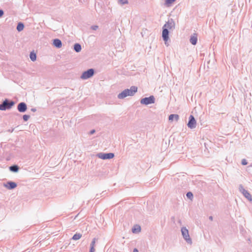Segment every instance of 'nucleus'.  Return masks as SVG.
Segmentation results:
<instances>
[{
	"instance_id": "obj_20",
	"label": "nucleus",
	"mask_w": 252,
	"mask_h": 252,
	"mask_svg": "<svg viewBox=\"0 0 252 252\" xmlns=\"http://www.w3.org/2000/svg\"><path fill=\"white\" fill-rule=\"evenodd\" d=\"M186 196L189 199L191 200H192L193 198V193L190 191L188 192L186 194Z\"/></svg>"
},
{
	"instance_id": "obj_17",
	"label": "nucleus",
	"mask_w": 252,
	"mask_h": 252,
	"mask_svg": "<svg viewBox=\"0 0 252 252\" xmlns=\"http://www.w3.org/2000/svg\"><path fill=\"white\" fill-rule=\"evenodd\" d=\"M136 226H137V227H134V228H132V232L133 233H137L141 231L140 226L139 225H137Z\"/></svg>"
},
{
	"instance_id": "obj_21",
	"label": "nucleus",
	"mask_w": 252,
	"mask_h": 252,
	"mask_svg": "<svg viewBox=\"0 0 252 252\" xmlns=\"http://www.w3.org/2000/svg\"><path fill=\"white\" fill-rule=\"evenodd\" d=\"M24 25L22 23H19L17 25V30L20 32L21 31H22L24 29Z\"/></svg>"
},
{
	"instance_id": "obj_34",
	"label": "nucleus",
	"mask_w": 252,
	"mask_h": 252,
	"mask_svg": "<svg viewBox=\"0 0 252 252\" xmlns=\"http://www.w3.org/2000/svg\"><path fill=\"white\" fill-rule=\"evenodd\" d=\"M2 109L3 108H2V107L1 106V104H0V110H2Z\"/></svg>"
},
{
	"instance_id": "obj_12",
	"label": "nucleus",
	"mask_w": 252,
	"mask_h": 252,
	"mask_svg": "<svg viewBox=\"0 0 252 252\" xmlns=\"http://www.w3.org/2000/svg\"><path fill=\"white\" fill-rule=\"evenodd\" d=\"M189 122L188 123V126H192L196 124V121L192 115H190L189 118Z\"/></svg>"
},
{
	"instance_id": "obj_31",
	"label": "nucleus",
	"mask_w": 252,
	"mask_h": 252,
	"mask_svg": "<svg viewBox=\"0 0 252 252\" xmlns=\"http://www.w3.org/2000/svg\"><path fill=\"white\" fill-rule=\"evenodd\" d=\"M209 219L210 220H213V218L212 216H210L209 218Z\"/></svg>"
},
{
	"instance_id": "obj_33",
	"label": "nucleus",
	"mask_w": 252,
	"mask_h": 252,
	"mask_svg": "<svg viewBox=\"0 0 252 252\" xmlns=\"http://www.w3.org/2000/svg\"><path fill=\"white\" fill-rule=\"evenodd\" d=\"M97 28V26H95V27L93 28V29L94 30H96Z\"/></svg>"
},
{
	"instance_id": "obj_25",
	"label": "nucleus",
	"mask_w": 252,
	"mask_h": 252,
	"mask_svg": "<svg viewBox=\"0 0 252 252\" xmlns=\"http://www.w3.org/2000/svg\"><path fill=\"white\" fill-rule=\"evenodd\" d=\"M241 164L243 165H246L248 164V162L246 159L243 158L241 161Z\"/></svg>"
},
{
	"instance_id": "obj_30",
	"label": "nucleus",
	"mask_w": 252,
	"mask_h": 252,
	"mask_svg": "<svg viewBox=\"0 0 252 252\" xmlns=\"http://www.w3.org/2000/svg\"><path fill=\"white\" fill-rule=\"evenodd\" d=\"M133 252H138V250L136 248L133 249Z\"/></svg>"
},
{
	"instance_id": "obj_23",
	"label": "nucleus",
	"mask_w": 252,
	"mask_h": 252,
	"mask_svg": "<svg viewBox=\"0 0 252 252\" xmlns=\"http://www.w3.org/2000/svg\"><path fill=\"white\" fill-rule=\"evenodd\" d=\"M119 2L121 4H125L128 3V0H119Z\"/></svg>"
},
{
	"instance_id": "obj_11",
	"label": "nucleus",
	"mask_w": 252,
	"mask_h": 252,
	"mask_svg": "<svg viewBox=\"0 0 252 252\" xmlns=\"http://www.w3.org/2000/svg\"><path fill=\"white\" fill-rule=\"evenodd\" d=\"M197 41V35L196 33H194L193 35L190 38V42L192 45H195Z\"/></svg>"
},
{
	"instance_id": "obj_32",
	"label": "nucleus",
	"mask_w": 252,
	"mask_h": 252,
	"mask_svg": "<svg viewBox=\"0 0 252 252\" xmlns=\"http://www.w3.org/2000/svg\"><path fill=\"white\" fill-rule=\"evenodd\" d=\"M13 130H14V129H9L8 131L12 132L13 131Z\"/></svg>"
},
{
	"instance_id": "obj_6",
	"label": "nucleus",
	"mask_w": 252,
	"mask_h": 252,
	"mask_svg": "<svg viewBox=\"0 0 252 252\" xmlns=\"http://www.w3.org/2000/svg\"><path fill=\"white\" fill-rule=\"evenodd\" d=\"M170 24L168 23H166L163 27V30L162 33V37L165 41H167L168 39V31L166 29L169 28Z\"/></svg>"
},
{
	"instance_id": "obj_22",
	"label": "nucleus",
	"mask_w": 252,
	"mask_h": 252,
	"mask_svg": "<svg viewBox=\"0 0 252 252\" xmlns=\"http://www.w3.org/2000/svg\"><path fill=\"white\" fill-rule=\"evenodd\" d=\"M176 0H166L165 4L167 6H170V5L173 3Z\"/></svg>"
},
{
	"instance_id": "obj_15",
	"label": "nucleus",
	"mask_w": 252,
	"mask_h": 252,
	"mask_svg": "<svg viewBox=\"0 0 252 252\" xmlns=\"http://www.w3.org/2000/svg\"><path fill=\"white\" fill-rule=\"evenodd\" d=\"M179 119V116L176 114H171L169 117V120L173 121L174 120L177 121Z\"/></svg>"
},
{
	"instance_id": "obj_2",
	"label": "nucleus",
	"mask_w": 252,
	"mask_h": 252,
	"mask_svg": "<svg viewBox=\"0 0 252 252\" xmlns=\"http://www.w3.org/2000/svg\"><path fill=\"white\" fill-rule=\"evenodd\" d=\"M181 233L184 239L189 244H191L192 241L189 237V230L186 227H183L181 228Z\"/></svg>"
},
{
	"instance_id": "obj_7",
	"label": "nucleus",
	"mask_w": 252,
	"mask_h": 252,
	"mask_svg": "<svg viewBox=\"0 0 252 252\" xmlns=\"http://www.w3.org/2000/svg\"><path fill=\"white\" fill-rule=\"evenodd\" d=\"M94 73L93 69H90L86 71H85L81 76V78L83 79H88L93 75Z\"/></svg>"
},
{
	"instance_id": "obj_29",
	"label": "nucleus",
	"mask_w": 252,
	"mask_h": 252,
	"mask_svg": "<svg viewBox=\"0 0 252 252\" xmlns=\"http://www.w3.org/2000/svg\"><path fill=\"white\" fill-rule=\"evenodd\" d=\"M95 249L94 248H90L89 252H94Z\"/></svg>"
},
{
	"instance_id": "obj_10",
	"label": "nucleus",
	"mask_w": 252,
	"mask_h": 252,
	"mask_svg": "<svg viewBox=\"0 0 252 252\" xmlns=\"http://www.w3.org/2000/svg\"><path fill=\"white\" fill-rule=\"evenodd\" d=\"M18 111L20 112H24L27 109V105L24 102L20 103L17 106Z\"/></svg>"
},
{
	"instance_id": "obj_1",
	"label": "nucleus",
	"mask_w": 252,
	"mask_h": 252,
	"mask_svg": "<svg viewBox=\"0 0 252 252\" xmlns=\"http://www.w3.org/2000/svg\"><path fill=\"white\" fill-rule=\"evenodd\" d=\"M137 91V88L135 86L131 87L130 89H126L118 95L119 98L122 99L127 96L133 95Z\"/></svg>"
},
{
	"instance_id": "obj_16",
	"label": "nucleus",
	"mask_w": 252,
	"mask_h": 252,
	"mask_svg": "<svg viewBox=\"0 0 252 252\" xmlns=\"http://www.w3.org/2000/svg\"><path fill=\"white\" fill-rule=\"evenodd\" d=\"M81 237H82V234H80V233H76V234H75L73 236V237L72 238V239L74 240H78L79 239H80Z\"/></svg>"
},
{
	"instance_id": "obj_3",
	"label": "nucleus",
	"mask_w": 252,
	"mask_h": 252,
	"mask_svg": "<svg viewBox=\"0 0 252 252\" xmlns=\"http://www.w3.org/2000/svg\"><path fill=\"white\" fill-rule=\"evenodd\" d=\"M239 190L249 201H251L252 200V195L248 190H247L243 188L242 185H239Z\"/></svg>"
},
{
	"instance_id": "obj_4",
	"label": "nucleus",
	"mask_w": 252,
	"mask_h": 252,
	"mask_svg": "<svg viewBox=\"0 0 252 252\" xmlns=\"http://www.w3.org/2000/svg\"><path fill=\"white\" fill-rule=\"evenodd\" d=\"M97 157L102 159H109L114 157V154L112 153H100L97 155Z\"/></svg>"
},
{
	"instance_id": "obj_8",
	"label": "nucleus",
	"mask_w": 252,
	"mask_h": 252,
	"mask_svg": "<svg viewBox=\"0 0 252 252\" xmlns=\"http://www.w3.org/2000/svg\"><path fill=\"white\" fill-rule=\"evenodd\" d=\"M3 185L8 189H13L17 186V184L12 181H8L6 183H3Z\"/></svg>"
},
{
	"instance_id": "obj_13",
	"label": "nucleus",
	"mask_w": 252,
	"mask_h": 252,
	"mask_svg": "<svg viewBox=\"0 0 252 252\" xmlns=\"http://www.w3.org/2000/svg\"><path fill=\"white\" fill-rule=\"evenodd\" d=\"M54 45L57 48H61L62 47V42L59 39H55L53 41Z\"/></svg>"
},
{
	"instance_id": "obj_18",
	"label": "nucleus",
	"mask_w": 252,
	"mask_h": 252,
	"mask_svg": "<svg viewBox=\"0 0 252 252\" xmlns=\"http://www.w3.org/2000/svg\"><path fill=\"white\" fill-rule=\"evenodd\" d=\"M30 59L32 61H35L36 59V54L34 52H31L30 54Z\"/></svg>"
},
{
	"instance_id": "obj_26",
	"label": "nucleus",
	"mask_w": 252,
	"mask_h": 252,
	"mask_svg": "<svg viewBox=\"0 0 252 252\" xmlns=\"http://www.w3.org/2000/svg\"><path fill=\"white\" fill-rule=\"evenodd\" d=\"M29 118H30V116H29V115H25L23 116V119L25 121H28V119H29Z\"/></svg>"
},
{
	"instance_id": "obj_9",
	"label": "nucleus",
	"mask_w": 252,
	"mask_h": 252,
	"mask_svg": "<svg viewBox=\"0 0 252 252\" xmlns=\"http://www.w3.org/2000/svg\"><path fill=\"white\" fill-rule=\"evenodd\" d=\"M14 105V102L12 101H11L10 102L8 103L7 100H5L2 104H1V106L3 109L2 110H4L6 109H9L13 105Z\"/></svg>"
},
{
	"instance_id": "obj_24",
	"label": "nucleus",
	"mask_w": 252,
	"mask_h": 252,
	"mask_svg": "<svg viewBox=\"0 0 252 252\" xmlns=\"http://www.w3.org/2000/svg\"><path fill=\"white\" fill-rule=\"evenodd\" d=\"M95 240H96V239L94 238L93 240V241H92L91 244V248H94V245L95 243Z\"/></svg>"
},
{
	"instance_id": "obj_14",
	"label": "nucleus",
	"mask_w": 252,
	"mask_h": 252,
	"mask_svg": "<svg viewBox=\"0 0 252 252\" xmlns=\"http://www.w3.org/2000/svg\"><path fill=\"white\" fill-rule=\"evenodd\" d=\"M19 169V167L17 165H13L9 167V170L13 172H17Z\"/></svg>"
},
{
	"instance_id": "obj_27",
	"label": "nucleus",
	"mask_w": 252,
	"mask_h": 252,
	"mask_svg": "<svg viewBox=\"0 0 252 252\" xmlns=\"http://www.w3.org/2000/svg\"><path fill=\"white\" fill-rule=\"evenodd\" d=\"M95 130L94 129H92L90 131L89 134L90 135L93 134L95 132Z\"/></svg>"
},
{
	"instance_id": "obj_28",
	"label": "nucleus",
	"mask_w": 252,
	"mask_h": 252,
	"mask_svg": "<svg viewBox=\"0 0 252 252\" xmlns=\"http://www.w3.org/2000/svg\"><path fill=\"white\" fill-rule=\"evenodd\" d=\"M3 15V11L2 10H0V17H2Z\"/></svg>"
},
{
	"instance_id": "obj_35",
	"label": "nucleus",
	"mask_w": 252,
	"mask_h": 252,
	"mask_svg": "<svg viewBox=\"0 0 252 252\" xmlns=\"http://www.w3.org/2000/svg\"><path fill=\"white\" fill-rule=\"evenodd\" d=\"M189 128H190L191 129L194 128V127H192V126H190V127H189Z\"/></svg>"
},
{
	"instance_id": "obj_19",
	"label": "nucleus",
	"mask_w": 252,
	"mask_h": 252,
	"mask_svg": "<svg viewBox=\"0 0 252 252\" xmlns=\"http://www.w3.org/2000/svg\"><path fill=\"white\" fill-rule=\"evenodd\" d=\"M74 49L77 52H79L81 50V45L79 44H75L74 46Z\"/></svg>"
},
{
	"instance_id": "obj_5",
	"label": "nucleus",
	"mask_w": 252,
	"mask_h": 252,
	"mask_svg": "<svg viewBox=\"0 0 252 252\" xmlns=\"http://www.w3.org/2000/svg\"><path fill=\"white\" fill-rule=\"evenodd\" d=\"M155 99L154 96L152 95L149 97H145L142 98L140 102L142 104L148 105L154 103L155 102Z\"/></svg>"
}]
</instances>
